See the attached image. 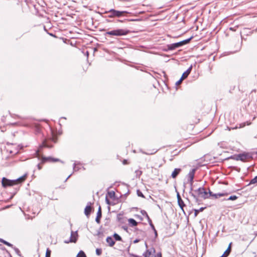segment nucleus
<instances>
[{
  "label": "nucleus",
  "instance_id": "obj_22",
  "mask_svg": "<svg viewBox=\"0 0 257 257\" xmlns=\"http://www.w3.org/2000/svg\"><path fill=\"white\" fill-rule=\"evenodd\" d=\"M206 208L205 207H202L201 208H200L199 209H194V216L195 217H196L198 215V214L200 212H202Z\"/></svg>",
  "mask_w": 257,
  "mask_h": 257
},
{
  "label": "nucleus",
  "instance_id": "obj_15",
  "mask_svg": "<svg viewBox=\"0 0 257 257\" xmlns=\"http://www.w3.org/2000/svg\"><path fill=\"white\" fill-rule=\"evenodd\" d=\"M192 66L191 65L188 69L187 70L185 71L183 74L182 75V78L183 79H185L189 75V74L190 73L191 70H192Z\"/></svg>",
  "mask_w": 257,
  "mask_h": 257
},
{
  "label": "nucleus",
  "instance_id": "obj_42",
  "mask_svg": "<svg viewBox=\"0 0 257 257\" xmlns=\"http://www.w3.org/2000/svg\"><path fill=\"white\" fill-rule=\"evenodd\" d=\"M177 200H178L179 199H181V197L180 195V194L179 192H177Z\"/></svg>",
  "mask_w": 257,
  "mask_h": 257
},
{
  "label": "nucleus",
  "instance_id": "obj_48",
  "mask_svg": "<svg viewBox=\"0 0 257 257\" xmlns=\"http://www.w3.org/2000/svg\"><path fill=\"white\" fill-rule=\"evenodd\" d=\"M123 228L125 230H127V227L126 226H123Z\"/></svg>",
  "mask_w": 257,
  "mask_h": 257
},
{
  "label": "nucleus",
  "instance_id": "obj_50",
  "mask_svg": "<svg viewBox=\"0 0 257 257\" xmlns=\"http://www.w3.org/2000/svg\"><path fill=\"white\" fill-rule=\"evenodd\" d=\"M106 21L108 22H111L110 20H106Z\"/></svg>",
  "mask_w": 257,
  "mask_h": 257
},
{
  "label": "nucleus",
  "instance_id": "obj_40",
  "mask_svg": "<svg viewBox=\"0 0 257 257\" xmlns=\"http://www.w3.org/2000/svg\"><path fill=\"white\" fill-rule=\"evenodd\" d=\"M183 79H183V78H182V77H181V78H180V79L178 81H177V82H176V85H179V84H180L181 83Z\"/></svg>",
  "mask_w": 257,
  "mask_h": 257
},
{
  "label": "nucleus",
  "instance_id": "obj_32",
  "mask_svg": "<svg viewBox=\"0 0 257 257\" xmlns=\"http://www.w3.org/2000/svg\"><path fill=\"white\" fill-rule=\"evenodd\" d=\"M147 219H148V222H149L150 226L152 228V229L155 230V226L152 223V220L150 219V217L149 218H148Z\"/></svg>",
  "mask_w": 257,
  "mask_h": 257
},
{
  "label": "nucleus",
  "instance_id": "obj_6",
  "mask_svg": "<svg viewBox=\"0 0 257 257\" xmlns=\"http://www.w3.org/2000/svg\"><path fill=\"white\" fill-rule=\"evenodd\" d=\"M188 181L189 182L190 186L189 193L191 196L193 197V198L195 199V202L199 204V199L198 198V196H197V195L193 192V191L194 190V186L193 185V180L189 179Z\"/></svg>",
  "mask_w": 257,
  "mask_h": 257
},
{
  "label": "nucleus",
  "instance_id": "obj_30",
  "mask_svg": "<svg viewBox=\"0 0 257 257\" xmlns=\"http://www.w3.org/2000/svg\"><path fill=\"white\" fill-rule=\"evenodd\" d=\"M124 21H129V22H134V21H139V19H125L124 20H117V22L122 23Z\"/></svg>",
  "mask_w": 257,
  "mask_h": 257
},
{
  "label": "nucleus",
  "instance_id": "obj_8",
  "mask_svg": "<svg viewBox=\"0 0 257 257\" xmlns=\"http://www.w3.org/2000/svg\"><path fill=\"white\" fill-rule=\"evenodd\" d=\"M50 161V162H61V163H63V161H61L59 159L57 158H54L51 157H42L41 159V163H45L46 162Z\"/></svg>",
  "mask_w": 257,
  "mask_h": 257
},
{
  "label": "nucleus",
  "instance_id": "obj_19",
  "mask_svg": "<svg viewBox=\"0 0 257 257\" xmlns=\"http://www.w3.org/2000/svg\"><path fill=\"white\" fill-rule=\"evenodd\" d=\"M105 14H108L107 17L109 18H114V12L113 9H110L109 11H106L105 12Z\"/></svg>",
  "mask_w": 257,
  "mask_h": 257
},
{
  "label": "nucleus",
  "instance_id": "obj_29",
  "mask_svg": "<svg viewBox=\"0 0 257 257\" xmlns=\"http://www.w3.org/2000/svg\"><path fill=\"white\" fill-rule=\"evenodd\" d=\"M255 183H257V176L254 177L253 179H252L250 180V181L249 183V184H248V185H251V184H255Z\"/></svg>",
  "mask_w": 257,
  "mask_h": 257
},
{
  "label": "nucleus",
  "instance_id": "obj_11",
  "mask_svg": "<svg viewBox=\"0 0 257 257\" xmlns=\"http://www.w3.org/2000/svg\"><path fill=\"white\" fill-rule=\"evenodd\" d=\"M91 203L90 202H88L84 209V214L87 217L90 215L91 212L92 208L91 207Z\"/></svg>",
  "mask_w": 257,
  "mask_h": 257
},
{
  "label": "nucleus",
  "instance_id": "obj_1",
  "mask_svg": "<svg viewBox=\"0 0 257 257\" xmlns=\"http://www.w3.org/2000/svg\"><path fill=\"white\" fill-rule=\"evenodd\" d=\"M26 176L27 175L25 174L24 176L15 180H9L5 177H3L2 180V186L5 188H6L8 186H13L14 185L16 184V183L18 181H24L26 179Z\"/></svg>",
  "mask_w": 257,
  "mask_h": 257
},
{
  "label": "nucleus",
  "instance_id": "obj_13",
  "mask_svg": "<svg viewBox=\"0 0 257 257\" xmlns=\"http://www.w3.org/2000/svg\"><path fill=\"white\" fill-rule=\"evenodd\" d=\"M102 216V212H101V206H99L98 209V211L97 212V215L95 218V221L97 223H99L100 222V218Z\"/></svg>",
  "mask_w": 257,
  "mask_h": 257
},
{
  "label": "nucleus",
  "instance_id": "obj_21",
  "mask_svg": "<svg viewBox=\"0 0 257 257\" xmlns=\"http://www.w3.org/2000/svg\"><path fill=\"white\" fill-rule=\"evenodd\" d=\"M128 221L130 224H131L132 226H136L138 225V222L136 221L133 218H130L128 220Z\"/></svg>",
  "mask_w": 257,
  "mask_h": 257
},
{
  "label": "nucleus",
  "instance_id": "obj_23",
  "mask_svg": "<svg viewBox=\"0 0 257 257\" xmlns=\"http://www.w3.org/2000/svg\"><path fill=\"white\" fill-rule=\"evenodd\" d=\"M227 193H215L214 194L213 197L215 199L218 198L219 197L224 196L225 195H227Z\"/></svg>",
  "mask_w": 257,
  "mask_h": 257
},
{
  "label": "nucleus",
  "instance_id": "obj_25",
  "mask_svg": "<svg viewBox=\"0 0 257 257\" xmlns=\"http://www.w3.org/2000/svg\"><path fill=\"white\" fill-rule=\"evenodd\" d=\"M76 257H86V256L85 252L83 251L80 250L77 253Z\"/></svg>",
  "mask_w": 257,
  "mask_h": 257
},
{
  "label": "nucleus",
  "instance_id": "obj_27",
  "mask_svg": "<svg viewBox=\"0 0 257 257\" xmlns=\"http://www.w3.org/2000/svg\"><path fill=\"white\" fill-rule=\"evenodd\" d=\"M107 195L109 198L112 199L115 197V192L113 191H109L107 193Z\"/></svg>",
  "mask_w": 257,
  "mask_h": 257
},
{
  "label": "nucleus",
  "instance_id": "obj_5",
  "mask_svg": "<svg viewBox=\"0 0 257 257\" xmlns=\"http://www.w3.org/2000/svg\"><path fill=\"white\" fill-rule=\"evenodd\" d=\"M155 253V249L154 248L152 247L149 249H148L145 252L143 253L144 257H162V253L161 252H158L157 254Z\"/></svg>",
  "mask_w": 257,
  "mask_h": 257
},
{
  "label": "nucleus",
  "instance_id": "obj_4",
  "mask_svg": "<svg viewBox=\"0 0 257 257\" xmlns=\"http://www.w3.org/2000/svg\"><path fill=\"white\" fill-rule=\"evenodd\" d=\"M193 192L197 195L198 198L201 197L203 199H208L207 192L203 187H200L197 189H194Z\"/></svg>",
  "mask_w": 257,
  "mask_h": 257
},
{
  "label": "nucleus",
  "instance_id": "obj_14",
  "mask_svg": "<svg viewBox=\"0 0 257 257\" xmlns=\"http://www.w3.org/2000/svg\"><path fill=\"white\" fill-rule=\"evenodd\" d=\"M231 242L229 243L227 248L219 257H227L229 254L231 250Z\"/></svg>",
  "mask_w": 257,
  "mask_h": 257
},
{
  "label": "nucleus",
  "instance_id": "obj_43",
  "mask_svg": "<svg viewBox=\"0 0 257 257\" xmlns=\"http://www.w3.org/2000/svg\"><path fill=\"white\" fill-rule=\"evenodd\" d=\"M245 125V123H241V124H239V128L243 127H244Z\"/></svg>",
  "mask_w": 257,
  "mask_h": 257
},
{
  "label": "nucleus",
  "instance_id": "obj_47",
  "mask_svg": "<svg viewBox=\"0 0 257 257\" xmlns=\"http://www.w3.org/2000/svg\"><path fill=\"white\" fill-rule=\"evenodd\" d=\"M139 241V239H135V240L134 241V243H137V242H138Z\"/></svg>",
  "mask_w": 257,
  "mask_h": 257
},
{
  "label": "nucleus",
  "instance_id": "obj_56",
  "mask_svg": "<svg viewBox=\"0 0 257 257\" xmlns=\"http://www.w3.org/2000/svg\"><path fill=\"white\" fill-rule=\"evenodd\" d=\"M256 154H257V152H256Z\"/></svg>",
  "mask_w": 257,
  "mask_h": 257
},
{
  "label": "nucleus",
  "instance_id": "obj_34",
  "mask_svg": "<svg viewBox=\"0 0 257 257\" xmlns=\"http://www.w3.org/2000/svg\"><path fill=\"white\" fill-rule=\"evenodd\" d=\"M51 252V251L49 248H47L46 251L45 257H50Z\"/></svg>",
  "mask_w": 257,
  "mask_h": 257
},
{
  "label": "nucleus",
  "instance_id": "obj_38",
  "mask_svg": "<svg viewBox=\"0 0 257 257\" xmlns=\"http://www.w3.org/2000/svg\"><path fill=\"white\" fill-rule=\"evenodd\" d=\"M207 196H208V198H209L210 197H213V195H214V193H213L209 189V191L207 192Z\"/></svg>",
  "mask_w": 257,
  "mask_h": 257
},
{
  "label": "nucleus",
  "instance_id": "obj_10",
  "mask_svg": "<svg viewBox=\"0 0 257 257\" xmlns=\"http://www.w3.org/2000/svg\"><path fill=\"white\" fill-rule=\"evenodd\" d=\"M114 18H121L122 17L126 16L129 12L125 11H118L114 9Z\"/></svg>",
  "mask_w": 257,
  "mask_h": 257
},
{
  "label": "nucleus",
  "instance_id": "obj_18",
  "mask_svg": "<svg viewBox=\"0 0 257 257\" xmlns=\"http://www.w3.org/2000/svg\"><path fill=\"white\" fill-rule=\"evenodd\" d=\"M106 242L110 246H112L115 244V241L111 236H108L106 239Z\"/></svg>",
  "mask_w": 257,
  "mask_h": 257
},
{
  "label": "nucleus",
  "instance_id": "obj_52",
  "mask_svg": "<svg viewBox=\"0 0 257 257\" xmlns=\"http://www.w3.org/2000/svg\"><path fill=\"white\" fill-rule=\"evenodd\" d=\"M86 55H87V56H88V52H86Z\"/></svg>",
  "mask_w": 257,
  "mask_h": 257
},
{
  "label": "nucleus",
  "instance_id": "obj_20",
  "mask_svg": "<svg viewBox=\"0 0 257 257\" xmlns=\"http://www.w3.org/2000/svg\"><path fill=\"white\" fill-rule=\"evenodd\" d=\"M195 171V169H192L189 171V173L188 174L189 179L193 180Z\"/></svg>",
  "mask_w": 257,
  "mask_h": 257
},
{
  "label": "nucleus",
  "instance_id": "obj_2",
  "mask_svg": "<svg viewBox=\"0 0 257 257\" xmlns=\"http://www.w3.org/2000/svg\"><path fill=\"white\" fill-rule=\"evenodd\" d=\"M131 31L127 29H117L112 31H107L105 35L114 36H123L128 34Z\"/></svg>",
  "mask_w": 257,
  "mask_h": 257
},
{
  "label": "nucleus",
  "instance_id": "obj_12",
  "mask_svg": "<svg viewBox=\"0 0 257 257\" xmlns=\"http://www.w3.org/2000/svg\"><path fill=\"white\" fill-rule=\"evenodd\" d=\"M77 236H78V234H77V231L73 232L72 231L71 233L70 238V240H69V241H68L66 242L67 243H68L69 242H76L77 241Z\"/></svg>",
  "mask_w": 257,
  "mask_h": 257
},
{
  "label": "nucleus",
  "instance_id": "obj_41",
  "mask_svg": "<svg viewBox=\"0 0 257 257\" xmlns=\"http://www.w3.org/2000/svg\"><path fill=\"white\" fill-rule=\"evenodd\" d=\"M105 201H106V203L108 204V205H110L111 203H110V201L107 198V196H106V197H105Z\"/></svg>",
  "mask_w": 257,
  "mask_h": 257
},
{
  "label": "nucleus",
  "instance_id": "obj_54",
  "mask_svg": "<svg viewBox=\"0 0 257 257\" xmlns=\"http://www.w3.org/2000/svg\"><path fill=\"white\" fill-rule=\"evenodd\" d=\"M133 257H139V256L138 255H134Z\"/></svg>",
  "mask_w": 257,
  "mask_h": 257
},
{
  "label": "nucleus",
  "instance_id": "obj_55",
  "mask_svg": "<svg viewBox=\"0 0 257 257\" xmlns=\"http://www.w3.org/2000/svg\"><path fill=\"white\" fill-rule=\"evenodd\" d=\"M157 151H155L154 153H151V154H153L154 153H155Z\"/></svg>",
  "mask_w": 257,
  "mask_h": 257
},
{
  "label": "nucleus",
  "instance_id": "obj_33",
  "mask_svg": "<svg viewBox=\"0 0 257 257\" xmlns=\"http://www.w3.org/2000/svg\"><path fill=\"white\" fill-rule=\"evenodd\" d=\"M237 198V197L235 195L230 196L227 199H226V200H235Z\"/></svg>",
  "mask_w": 257,
  "mask_h": 257
},
{
  "label": "nucleus",
  "instance_id": "obj_17",
  "mask_svg": "<svg viewBox=\"0 0 257 257\" xmlns=\"http://www.w3.org/2000/svg\"><path fill=\"white\" fill-rule=\"evenodd\" d=\"M177 202H178V205L179 206V207H180L181 210L183 211V213L185 214V211L184 210V207L186 206V205L184 203V201H183V200L181 198V199L177 200Z\"/></svg>",
  "mask_w": 257,
  "mask_h": 257
},
{
  "label": "nucleus",
  "instance_id": "obj_51",
  "mask_svg": "<svg viewBox=\"0 0 257 257\" xmlns=\"http://www.w3.org/2000/svg\"><path fill=\"white\" fill-rule=\"evenodd\" d=\"M61 118L65 119H66V118L65 117H62Z\"/></svg>",
  "mask_w": 257,
  "mask_h": 257
},
{
  "label": "nucleus",
  "instance_id": "obj_49",
  "mask_svg": "<svg viewBox=\"0 0 257 257\" xmlns=\"http://www.w3.org/2000/svg\"><path fill=\"white\" fill-rule=\"evenodd\" d=\"M126 160H124V161H123V164H125V163H126Z\"/></svg>",
  "mask_w": 257,
  "mask_h": 257
},
{
  "label": "nucleus",
  "instance_id": "obj_35",
  "mask_svg": "<svg viewBox=\"0 0 257 257\" xmlns=\"http://www.w3.org/2000/svg\"><path fill=\"white\" fill-rule=\"evenodd\" d=\"M137 194L140 197L145 198V196H144V194H143V193L139 190H137Z\"/></svg>",
  "mask_w": 257,
  "mask_h": 257
},
{
  "label": "nucleus",
  "instance_id": "obj_26",
  "mask_svg": "<svg viewBox=\"0 0 257 257\" xmlns=\"http://www.w3.org/2000/svg\"><path fill=\"white\" fill-rule=\"evenodd\" d=\"M0 242H3L4 244L8 245V246H11V247H13V244L10 243V242L4 240L3 239H2V238H0Z\"/></svg>",
  "mask_w": 257,
  "mask_h": 257
},
{
  "label": "nucleus",
  "instance_id": "obj_53",
  "mask_svg": "<svg viewBox=\"0 0 257 257\" xmlns=\"http://www.w3.org/2000/svg\"><path fill=\"white\" fill-rule=\"evenodd\" d=\"M86 55H87V56H88V52H86Z\"/></svg>",
  "mask_w": 257,
  "mask_h": 257
},
{
  "label": "nucleus",
  "instance_id": "obj_45",
  "mask_svg": "<svg viewBox=\"0 0 257 257\" xmlns=\"http://www.w3.org/2000/svg\"><path fill=\"white\" fill-rule=\"evenodd\" d=\"M154 231V233H155V236L157 237V230H156V229L155 228V230H153Z\"/></svg>",
  "mask_w": 257,
  "mask_h": 257
},
{
  "label": "nucleus",
  "instance_id": "obj_16",
  "mask_svg": "<svg viewBox=\"0 0 257 257\" xmlns=\"http://www.w3.org/2000/svg\"><path fill=\"white\" fill-rule=\"evenodd\" d=\"M181 169L180 168H175L171 174L173 178H176L178 174L180 173Z\"/></svg>",
  "mask_w": 257,
  "mask_h": 257
},
{
  "label": "nucleus",
  "instance_id": "obj_3",
  "mask_svg": "<svg viewBox=\"0 0 257 257\" xmlns=\"http://www.w3.org/2000/svg\"><path fill=\"white\" fill-rule=\"evenodd\" d=\"M193 37L191 36L188 39L184 40L180 42L175 43L171 44H169L167 46V50H173L176 48L182 47L183 45H186L190 42V41L193 39Z\"/></svg>",
  "mask_w": 257,
  "mask_h": 257
},
{
  "label": "nucleus",
  "instance_id": "obj_9",
  "mask_svg": "<svg viewBox=\"0 0 257 257\" xmlns=\"http://www.w3.org/2000/svg\"><path fill=\"white\" fill-rule=\"evenodd\" d=\"M250 158L251 156L249 154H239L236 157V160L244 162Z\"/></svg>",
  "mask_w": 257,
  "mask_h": 257
},
{
  "label": "nucleus",
  "instance_id": "obj_39",
  "mask_svg": "<svg viewBox=\"0 0 257 257\" xmlns=\"http://www.w3.org/2000/svg\"><path fill=\"white\" fill-rule=\"evenodd\" d=\"M102 250L100 248H97L96 249V253L97 255H100L101 253Z\"/></svg>",
  "mask_w": 257,
  "mask_h": 257
},
{
  "label": "nucleus",
  "instance_id": "obj_28",
  "mask_svg": "<svg viewBox=\"0 0 257 257\" xmlns=\"http://www.w3.org/2000/svg\"><path fill=\"white\" fill-rule=\"evenodd\" d=\"M12 247H13L14 251L15 252V253L17 254V255H18V256H21L22 255L21 254V252H20V250L18 248H17L16 247H14L13 246Z\"/></svg>",
  "mask_w": 257,
  "mask_h": 257
},
{
  "label": "nucleus",
  "instance_id": "obj_31",
  "mask_svg": "<svg viewBox=\"0 0 257 257\" xmlns=\"http://www.w3.org/2000/svg\"><path fill=\"white\" fill-rule=\"evenodd\" d=\"M141 213L144 216L146 217L147 219L149 218V216L148 213H147V212L145 210H141Z\"/></svg>",
  "mask_w": 257,
  "mask_h": 257
},
{
  "label": "nucleus",
  "instance_id": "obj_24",
  "mask_svg": "<svg viewBox=\"0 0 257 257\" xmlns=\"http://www.w3.org/2000/svg\"><path fill=\"white\" fill-rule=\"evenodd\" d=\"M113 236L115 240L121 241L122 240L121 236L116 233H114Z\"/></svg>",
  "mask_w": 257,
  "mask_h": 257
},
{
  "label": "nucleus",
  "instance_id": "obj_36",
  "mask_svg": "<svg viewBox=\"0 0 257 257\" xmlns=\"http://www.w3.org/2000/svg\"><path fill=\"white\" fill-rule=\"evenodd\" d=\"M76 164L75 163L73 164V171H77L80 169V167H76Z\"/></svg>",
  "mask_w": 257,
  "mask_h": 257
},
{
  "label": "nucleus",
  "instance_id": "obj_46",
  "mask_svg": "<svg viewBox=\"0 0 257 257\" xmlns=\"http://www.w3.org/2000/svg\"><path fill=\"white\" fill-rule=\"evenodd\" d=\"M72 175V174L69 175L68 176H67V178L65 179V182H66L67 180L70 177V176Z\"/></svg>",
  "mask_w": 257,
  "mask_h": 257
},
{
  "label": "nucleus",
  "instance_id": "obj_44",
  "mask_svg": "<svg viewBox=\"0 0 257 257\" xmlns=\"http://www.w3.org/2000/svg\"><path fill=\"white\" fill-rule=\"evenodd\" d=\"M37 168H38V169L39 170H41V169H42V166H41L40 164H38L37 165Z\"/></svg>",
  "mask_w": 257,
  "mask_h": 257
},
{
  "label": "nucleus",
  "instance_id": "obj_7",
  "mask_svg": "<svg viewBox=\"0 0 257 257\" xmlns=\"http://www.w3.org/2000/svg\"><path fill=\"white\" fill-rule=\"evenodd\" d=\"M44 147L51 148L53 147V146L47 144L46 140H44L42 142V144L41 145H40L38 150L36 152V154H37V156L38 157H40L39 152H40L42 151V149Z\"/></svg>",
  "mask_w": 257,
  "mask_h": 257
},
{
  "label": "nucleus",
  "instance_id": "obj_37",
  "mask_svg": "<svg viewBox=\"0 0 257 257\" xmlns=\"http://www.w3.org/2000/svg\"><path fill=\"white\" fill-rule=\"evenodd\" d=\"M136 176L139 177L142 174V172L140 170L136 171Z\"/></svg>",
  "mask_w": 257,
  "mask_h": 257
}]
</instances>
